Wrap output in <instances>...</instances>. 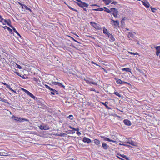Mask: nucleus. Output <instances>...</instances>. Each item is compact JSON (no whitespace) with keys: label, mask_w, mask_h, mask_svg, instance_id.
<instances>
[{"label":"nucleus","mask_w":160,"mask_h":160,"mask_svg":"<svg viewBox=\"0 0 160 160\" xmlns=\"http://www.w3.org/2000/svg\"><path fill=\"white\" fill-rule=\"evenodd\" d=\"M137 70L141 73H142V74H144V73L142 70L138 68H137Z\"/></svg>","instance_id":"nucleus-38"},{"label":"nucleus","mask_w":160,"mask_h":160,"mask_svg":"<svg viewBox=\"0 0 160 160\" xmlns=\"http://www.w3.org/2000/svg\"><path fill=\"white\" fill-rule=\"evenodd\" d=\"M122 145L128 146V147H131L129 145H127V144H122Z\"/></svg>","instance_id":"nucleus-54"},{"label":"nucleus","mask_w":160,"mask_h":160,"mask_svg":"<svg viewBox=\"0 0 160 160\" xmlns=\"http://www.w3.org/2000/svg\"><path fill=\"white\" fill-rule=\"evenodd\" d=\"M43 127V125H41L39 127V128L42 130H44Z\"/></svg>","instance_id":"nucleus-44"},{"label":"nucleus","mask_w":160,"mask_h":160,"mask_svg":"<svg viewBox=\"0 0 160 160\" xmlns=\"http://www.w3.org/2000/svg\"><path fill=\"white\" fill-rule=\"evenodd\" d=\"M123 122L124 124L127 126H130L132 124L130 121L128 119H124L123 121Z\"/></svg>","instance_id":"nucleus-7"},{"label":"nucleus","mask_w":160,"mask_h":160,"mask_svg":"<svg viewBox=\"0 0 160 160\" xmlns=\"http://www.w3.org/2000/svg\"><path fill=\"white\" fill-rule=\"evenodd\" d=\"M120 156H121L123 158H124L126 159L127 160H129V158L127 157L126 155H125L124 154L121 155L120 154Z\"/></svg>","instance_id":"nucleus-28"},{"label":"nucleus","mask_w":160,"mask_h":160,"mask_svg":"<svg viewBox=\"0 0 160 160\" xmlns=\"http://www.w3.org/2000/svg\"><path fill=\"white\" fill-rule=\"evenodd\" d=\"M103 33L104 34H106L108 36V34H109V32L108 31L107 29H106L104 27H103Z\"/></svg>","instance_id":"nucleus-20"},{"label":"nucleus","mask_w":160,"mask_h":160,"mask_svg":"<svg viewBox=\"0 0 160 160\" xmlns=\"http://www.w3.org/2000/svg\"><path fill=\"white\" fill-rule=\"evenodd\" d=\"M51 94L52 95H54L55 94H58V92L54 89L52 88V90H51Z\"/></svg>","instance_id":"nucleus-16"},{"label":"nucleus","mask_w":160,"mask_h":160,"mask_svg":"<svg viewBox=\"0 0 160 160\" xmlns=\"http://www.w3.org/2000/svg\"><path fill=\"white\" fill-rule=\"evenodd\" d=\"M12 28L13 30V31L14 32H15L17 34V35L20 38H21V36L20 35V34L18 33V32L16 30V29L14 28L13 27V28Z\"/></svg>","instance_id":"nucleus-27"},{"label":"nucleus","mask_w":160,"mask_h":160,"mask_svg":"<svg viewBox=\"0 0 160 160\" xmlns=\"http://www.w3.org/2000/svg\"><path fill=\"white\" fill-rule=\"evenodd\" d=\"M104 9L102 8H98L97 9H93V10L95 11H102Z\"/></svg>","instance_id":"nucleus-30"},{"label":"nucleus","mask_w":160,"mask_h":160,"mask_svg":"<svg viewBox=\"0 0 160 160\" xmlns=\"http://www.w3.org/2000/svg\"><path fill=\"white\" fill-rule=\"evenodd\" d=\"M95 28L98 30H100L102 29V28L100 27V25L98 24L97 25Z\"/></svg>","instance_id":"nucleus-33"},{"label":"nucleus","mask_w":160,"mask_h":160,"mask_svg":"<svg viewBox=\"0 0 160 160\" xmlns=\"http://www.w3.org/2000/svg\"><path fill=\"white\" fill-rule=\"evenodd\" d=\"M71 10H73V11H77V10H76L75 9H74V8H72V7H71Z\"/></svg>","instance_id":"nucleus-60"},{"label":"nucleus","mask_w":160,"mask_h":160,"mask_svg":"<svg viewBox=\"0 0 160 160\" xmlns=\"http://www.w3.org/2000/svg\"><path fill=\"white\" fill-rule=\"evenodd\" d=\"M22 8H23V9L24 8H25L26 9L29 10V11H30V12H32L31 10V9L29 8L27 6H26V5H25V4H23V5H22Z\"/></svg>","instance_id":"nucleus-24"},{"label":"nucleus","mask_w":160,"mask_h":160,"mask_svg":"<svg viewBox=\"0 0 160 160\" xmlns=\"http://www.w3.org/2000/svg\"><path fill=\"white\" fill-rule=\"evenodd\" d=\"M111 12H113L112 14L114 17L117 18L118 17L117 15L118 13V11L117 9L115 8H111Z\"/></svg>","instance_id":"nucleus-2"},{"label":"nucleus","mask_w":160,"mask_h":160,"mask_svg":"<svg viewBox=\"0 0 160 160\" xmlns=\"http://www.w3.org/2000/svg\"><path fill=\"white\" fill-rule=\"evenodd\" d=\"M91 6H97L98 7H100L99 6L97 5V4H92L91 5Z\"/></svg>","instance_id":"nucleus-52"},{"label":"nucleus","mask_w":160,"mask_h":160,"mask_svg":"<svg viewBox=\"0 0 160 160\" xmlns=\"http://www.w3.org/2000/svg\"><path fill=\"white\" fill-rule=\"evenodd\" d=\"M43 127L44 130H48L50 129L49 127L47 125H44Z\"/></svg>","instance_id":"nucleus-31"},{"label":"nucleus","mask_w":160,"mask_h":160,"mask_svg":"<svg viewBox=\"0 0 160 160\" xmlns=\"http://www.w3.org/2000/svg\"><path fill=\"white\" fill-rule=\"evenodd\" d=\"M71 129H72L74 130V131H78L79 130V129L78 128H73L71 126Z\"/></svg>","instance_id":"nucleus-35"},{"label":"nucleus","mask_w":160,"mask_h":160,"mask_svg":"<svg viewBox=\"0 0 160 160\" xmlns=\"http://www.w3.org/2000/svg\"><path fill=\"white\" fill-rule=\"evenodd\" d=\"M4 19H3L2 18V17L0 15V22H2V23L3 22V21Z\"/></svg>","instance_id":"nucleus-39"},{"label":"nucleus","mask_w":160,"mask_h":160,"mask_svg":"<svg viewBox=\"0 0 160 160\" xmlns=\"http://www.w3.org/2000/svg\"><path fill=\"white\" fill-rule=\"evenodd\" d=\"M155 48L156 50V51L159 52L160 53V46H156Z\"/></svg>","instance_id":"nucleus-34"},{"label":"nucleus","mask_w":160,"mask_h":160,"mask_svg":"<svg viewBox=\"0 0 160 160\" xmlns=\"http://www.w3.org/2000/svg\"><path fill=\"white\" fill-rule=\"evenodd\" d=\"M82 141L85 143H89L92 142L91 140L86 137H84L83 138Z\"/></svg>","instance_id":"nucleus-6"},{"label":"nucleus","mask_w":160,"mask_h":160,"mask_svg":"<svg viewBox=\"0 0 160 160\" xmlns=\"http://www.w3.org/2000/svg\"><path fill=\"white\" fill-rule=\"evenodd\" d=\"M123 71H125L126 72H131V69L128 68H124L122 69Z\"/></svg>","instance_id":"nucleus-25"},{"label":"nucleus","mask_w":160,"mask_h":160,"mask_svg":"<svg viewBox=\"0 0 160 160\" xmlns=\"http://www.w3.org/2000/svg\"><path fill=\"white\" fill-rule=\"evenodd\" d=\"M108 37L110 38V41L111 42H113L115 41V39L113 35L109 33L108 36Z\"/></svg>","instance_id":"nucleus-10"},{"label":"nucleus","mask_w":160,"mask_h":160,"mask_svg":"<svg viewBox=\"0 0 160 160\" xmlns=\"http://www.w3.org/2000/svg\"><path fill=\"white\" fill-rule=\"evenodd\" d=\"M92 63H93V64H95L97 66H98V64H97L95 63L94 62H93V61H92Z\"/></svg>","instance_id":"nucleus-63"},{"label":"nucleus","mask_w":160,"mask_h":160,"mask_svg":"<svg viewBox=\"0 0 160 160\" xmlns=\"http://www.w3.org/2000/svg\"><path fill=\"white\" fill-rule=\"evenodd\" d=\"M102 147L105 150H107L108 149L109 146L106 143L103 142L102 143Z\"/></svg>","instance_id":"nucleus-15"},{"label":"nucleus","mask_w":160,"mask_h":160,"mask_svg":"<svg viewBox=\"0 0 160 160\" xmlns=\"http://www.w3.org/2000/svg\"><path fill=\"white\" fill-rule=\"evenodd\" d=\"M83 9L84 11H85L86 12L87 11V10L86 8H83Z\"/></svg>","instance_id":"nucleus-64"},{"label":"nucleus","mask_w":160,"mask_h":160,"mask_svg":"<svg viewBox=\"0 0 160 160\" xmlns=\"http://www.w3.org/2000/svg\"><path fill=\"white\" fill-rule=\"evenodd\" d=\"M71 33H72V34H73L74 35H75L78 37H79L78 36L76 33H73L72 32H71Z\"/></svg>","instance_id":"nucleus-58"},{"label":"nucleus","mask_w":160,"mask_h":160,"mask_svg":"<svg viewBox=\"0 0 160 160\" xmlns=\"http://www.w3.org/2000/svg\"><path fill=\"white\" fill-rule=\"evenodd\" d=\"M105 3L106 5H108L111 3L113 0H102Z\"/></svg>","instance_id":"nucleus-17"},{"label":"nucleus","mask_w":160,"mask_h":160,"mask_svg":"<svg viewBox=\"0 0 160 160\" xmlns=\"http://www.w3.org/2000/svg\"><path fill=\"white\" fill-rule=\"evenodd\" d=\"M122 84L125 83V84H128V85H130V83H129L128 82H125V81H122Z\"/></svg>","instance_id":"nucleus-53"},{"label":"nucleus","mask_w":160,"mask_h":160,"mask_svg":"<svg viewBox=\"0 0 160 160\" xmlns=\"http://www.w3.org/2000/svg\"><path fill=\"white\" fill-rule=\"evenodd\" d=\"M15 72L17 75H18V76H19L21 77V75L18 72Z\"/></svg>","instance_id":"nucleus-48"},{"label":"nucleus","mask_w":160,"mask_h":160,"mask_svg":"<svg viewBox=\"0 0 160 160\" xmlns=\"http://www.w3.org/2000/svg\"><path fill=\"white\" fill-rule=\"evenodd\" d=\"M71 39H72V40L74 41H75V42H77L78 43H79V42L78 41H77L73 37H72L71 36Z\"/></svg>","instance_id":"nucleus-42"},{"label":"nucleus","mask_w":160,"mask_h":160,"mask_svg":"<svg viewBox=\"0 0 160 160\" xmlns=\"http://www.w3.org/2000/svg\"><path fill=\"white\" fill-rule=\"evenodd\" d=\"M100 137H101V138H103L104 139V141H106L108 142H115L114 140L110 139L109 138H108L107 137H105L103 136H100Z\"/></svg>","instance_id":"nucleus-11"},{"label":"nucleus","mask_w":160,"mask_h":160,"mask_svg":"<svg viewBox=\"0 0 160 160\" xmlns=\"http://www.w3.org/2000/svg\"><path fill=\"white\" fill-rule=\"evenodd\" d=\"M58 82H53L52 83L53 84L55 85H58Z\"/></svg>","instance_id":"nucleus-49"},{"label":"nucleus","mask_w":160,"mask_h":160,"mask_svg":"<svg viewBox=\"0 0 160 160\" xmlns=\"http://www.w3.org/2000/svg\"><path fill=\"white\" fill-rule=\"evenodd\" d=\"M6 87L9 89L10 87L9 85L8 84H7V85H6Z\"/></svg>","instance_id":"nucleus-62"},{"label":"nucleus","mask_w":160,"mask_h":160,"mask_svg":"<svg viewBox=\"0 0 160 160\" xmlns=\"http://www.w3.org/2000/svg\"><path fill=\"white\" fill-rule=\"evenodd\" d=\"M113 94L119 97H121L122 96L117 92H114Z\"/></svg>","instance_id":"nucleus-32"},{"label":"nucleus","mask_w":160,"mask_h":160,"mask_svg":"<svg viewBox=\"0 0 160 160\" xmlns=\"http://www.w3.org/2000/svg\"><path fill=\"white\" fill-rule=\"evenodd\" d=\"M18 3L20 5L22 6V5H23V4H22L21 3L19 2H18Z\"/></svg>","instance_id":"nucleus-61"},{"label":"nucleus","mask_w":160,"mask_h":160,"mask_svg":"<svg viewBox=\"0 0 160 160\" xmlns=\"http://www.w3.org/2000/svg\"><path fill=\"white\" fill-rule=\"evenodd\" d=\"M135 34L136 33L133 32H129L128 33V37L129 38L130 37L133 38L134 40H136V38L135 35Z\"/></svg>","instance_id":"nucleus-3"},{"label":"nucleus","mask_w":160,"mask_h":160,"mask_svg":"<svg viewBox=\"0 0 160 160\" xmlns=\"http://www.w3.org/2000/svg\"><path fill=\"white\" fill-rule=\"evenodd\" d=\"M129 53H130L131 54H133V55H135V54H138L137 53H134V52H129Z\"/></svg>","instance_id":"nucleus-56"},{"label":"nucleus","mask_w":160,"mask_h":160,"mask_svg":"<svg viewBox=\"0 0 160 160\" xmlns=\"http://www.w3.org/2000/svg\"><path fill=\"white\" fill-rule=\"evenodd\" d=\"M91 84H93L94 85H96V86L98 85V84L97 83L95 82H92V81H91Z\"/></svg>","instance_id":"nucleus-41"},{"label":"nucleus","mask_w":160,"mask_h":160,"mask_svg":"<svg viewBox=\"0 0 160 160\" xmlns=\"http://www.w3.org/2000/svg\"><path fill=\"white\" fill-rule=\"evenodd\" d=\"M90 24L91 26L95 28L97 25V24L96 23L92 22H90Z\"/></svg>","instance_id":"nucleus-29"},{"label":"nucleus","mask_w":160,"mask_h":160,"mask_svg":"<svg viewBox=\"0 0 160 160\" xmlns=\"http://www.w3.org/2000/svg\"><path fill=\"white\" fill-rule=\"evenodd\" d=\"M3 22L2 23L3 24V25H5L6 23L8 26L10 27L11 28H13V26L11 25V21L9 19H8V20L4 19Z\"/></svg>","instance_id":"nucleus-4"},{"label":"nucleus","mask_w":160,"mask_h":160,"mask_svg":"<svg viewBox=\"0 0 160 160\" xmlns=\"http://www.w3.org/2000/svg\"><path fill=\"white\" fill-rule=\"evenodd\" d=\"M113 22L114 24V25L116 27H119V21L118 20H117L116 21H115L113 19H111V22Z\"/></svg>","instance_id":"nucleus-8"},{"label":"nucleus","mask_w":160,"mask_h":160,"mask_svg":"<svg viewBox=\"0 0 160 160\" xmlns=\"http://www.w3.org/2000/svg\"><path fill=\"white\" fill-rule=\"evenodd\" d=\"M159 53H160V52H157V51H156V55H157V56H158L159 55Z\"/></svg>","instance_id":"nucleus-57"},{"label":"nucleus","mask_w":160,"mask_h":160,"mask_svg":"<svg viewBox=\"0 0 160 160\" xmlns=\"http://www.w3.org/2000/svg\"><path fill=\"white\" fill-rule=\"evenodd\" d=\"M150 8L151 9L152 12H155V10H157L155 8H153L152 7H151Z\"/></svg>","instance_id":"nucleus-37"},{"label":"nucleus","mask_w":160,"mask_h":160,"mask_svg":"<svg viewBox=\"0 0 160 160\" xmlns=\"http://www.w3.org/2000/svg\"><path fill=\"white\" fill-rule=\"evenodd\" d=\"M78 2H75L79 6V7L83 8L84 7H88V4L85 2H82L81 0H78Z\"/></svg>","instance_id":"nucleus-1"},{"label":"nucleus","mask_w":160,"mask_h":160,"mask_svg":"<svg viewBox=\"0 0 160 160\" xmlns=\"http://www.w3.org/2000/svg\"><path fill=\"white\" fill-rule=\"evenodd\" d=\"M104 8L105 9L104 11L105 12H106L108 13H110L111 12V9L109 10L108 8L106 7H104Z\"/></svg>","instance_id":"nucleus-26"},{"label":"nucleus","mask_w":160,"mask_h":160,"mask_svg":"<svg viewBox=\"0 0 160 160\" xmlns=\"http://www.w3.org/2000/svg\"><path fill=\"white\" fill-rule=\"evenodd\" d=\"M17 67H18V68H19V69H21L22 68V67L21 66L19 65H18V64H17Z\"/></svg>","instance_id":"nucleus-55"},{"label":"nucleus","mask_w":160,"mask_h":160,"mask_svg":"<svg viewBox=\"0 0 160 160\" xmlns=\"http://www.w3.org/2000/svg\"><path fill=\"white\" fill-rule=\"evenodd\" d=\"M102 103L104 105L106 108L108 109H111V108L109 107L107 105V104L108 103V102H102Z\"/></svg>","instance_id":"nucleus-23"},{"label":"nucleus","mask_w":160,"mask_h":160,"mask_svg":"<svg viewBox=\"0 0 160 160\" xmlns=\"http://www.w3.org/2000/svg\"><path fill=\"white\" fill-rule=\"evenodd\" d=\"M33 80L34 81H35L36 82H37L38 85H39L40 86H41V82L37 78H33Z\"/></svg>","instance_id":"nucleus-19"},{"label":"nucleus","mask_w":160,"mask_h":160,"mask_svg":"<svg viewBox=\"0 0 160 160\" xmlns=\"http://www.w3.org/2000/svg\"><path fill=\"white\" fill-rule=\"evenodd\" d=\"M21 90H22L23 91L25 92L26 93H27V92H28V90L23 88H21Z\"/></svg>","instance_id":"nucleus-43"},{"label":"nucleus","mask_w":160,"mask_h":160,"mask_svg":"<svg viewBox=\"0 0 160 160\" xmlns=\"http://www.w3.org/2000/svg\"><path fill=\"white\" fill-rule=\"evenodd\" d=\"M75 131H74V130H71V133H74L75 132Z\"/></svg>","instance_id":"nucleus-59"},{"label":"nucleus","mask_w":160,"mask_h":160,"mask_svg":"<svg viewBox=\"0 0 160 160\" xmlns=\"http://www.w3.org/2000/svg\"><path fill=\"white\" fill-rule=\"evenodd\" d=\"M58 85L62 87H64V86L61 83H59V82H58Z\"/></svg>","instance_id":"nucleus-40"},{"label":"nucleus","mask_w":160,"mask_h":160,"mask_svg":"<svg viewBox=\"0 0 160 160\" xmlns=\"http://www.w3.org/2000/svg\"><path fill=\"white\" fill-rule=\"evenodd\" d=\"M85 80L86 81V82L87 83H89V84H91V81H90L88 80Z\"/></svg>","instance_id":"nucleus-47"},{"label":"nucleus","mask_w":160,"mask_h":160,"mask_svg":"<svg viewBox=\"0 0 160 160\" xmlns=\"http://www.w3.org/2000/svg\"><path fill=\"white\" fill-rule=\"evenodd\" d=\"M9 90H11V91H12L14 93H16V92L15 91V90H13V89H12L11 88H10H10H9Z\"/></svg>","instance_id":"nucleus-45"},{"label":"nucleus","mask_w":160,"mask_h":160,"mask_svg":"<svg viewBox=\"0 0 160 160\" xmlns=\"http://www.w3.org/2000/svg\"><path fill=\"white\" fill-rule=\"evenodd\" d=\"M77 131V134L78 135V136H79L81 135V133L79 132L78 131Z\"/></svg>","instance_id":"nucleus-50"},{"label":"nucleus","mask_w":160,"mask_h":160,"mask_svg":"<svg viewBox=\"0 0 160 160\" xmlns=\"http://www.w3.org/2000/svg\"><path fill=\"white\" fill-rule=\"evenodd\" d=\"M127 143H129L133 146H136L137 143L134 141H133L131 139H128V141L126 142Z\"/></svg>","instance_id":"nucleus-5"},{"label":"nucleus","mask_w":160,"mask_h":160,"mask_svg":"<svg viewBox=\"0 0 160 160\" xmlns=\"http://www.w3.org/2000/svg\"><path fill=\"white\" fill-rule=\"evenodd\" d=\"M3 28L4 29H8V30L9 31L10 33L12 34V33H13L12 30V29H10L8 27L6 26H5L4 27H3Z\"/></svg>","instance_id":"nucleus-18"},{"label":"nucleus","mask_w":160,"mask_h":160,"mask_svg":"<svg viewBox=\"0 0 160 160\" xmlns=\"http://www.w3.org/2000/svg\"><path fill=\"white\" fill-rule=\"evenodd\" d=\"M30 97L33 98L34 99H37V100H38L37 99V98H36L35 96H34L32 93L30 92H29L28 91V92L26 93Z\"/></svg>","instance_id":"nucleus-13"},{"label":"nucleus","mask_w":160,"mask_h":160,"mask_svg":"<svg viewBox=\"0 0 160 160\" xmlns=\"http://www.w3.org/2000/svg\"><path fill=\"white\" fill-rule=\"evenodd\" d=\"M90 90L91 91H95V92H97V93H99V92H97L93 88H91L90 89Z\"/></svg>","instance_id":"nucleus-46"},{"label":"nucleus","mask_w":160,"mask_h":160,"mask_svg":"<svg viewBox=\"0 0 160 160\" xmlns=\"http://www.w3.org/2000/svg\"><path fill=\"white\" fill-rule=\"evenodd\" d=\"M143 4L146 8H148L150 6V4L148 2L146 1H142Z\"/></svg>","instance_id":"nucleus-12"},{"label":"nucleus","mask_w":160,"mask_h":160,"mask_svg":"<svg viewBox=\"0 0 160 160\" xmlns=\"http://www.w3.org/2000/svg\"><path fill=\"white\" fill-rule=\"evenodd\" d=\"M115 80L116 82L119 84H122V81L120 79L118 78H115Z\"/></svg>","instance_id":"nucleus-22"},{"label":"nucleus","mask_w":160,"mask_h":160,"mask_svg":"<svg viewBox=\"0 0 160 160\" xmlns=\"http://www.w3.org/2000/svg\"><path fill=\"white\" fill-rule=\"evenodd\" d=\"M111 4L115 5V4H117V2H116V1L112 2V3H111Z\"/></svg>","instance_id":"nucleus-51"},{"label":"nucleus","mask_w":160,"mask_h":160,"mask_svg":"<svg viewBox=\"0 0 160 160\" xmlns=\"http://www.w3.org/2000/svg\"><path fill=\"white\" fill-rule=\"evenodd\" d=\"M12 118L17 121L20 122L22 121V120H24V119H22V118H18L15 117V116L13 115L12 117Z\"/></svg>","instance_id":"nucleus-9"},{"label":"nucleus","mask_w":160,"mask_h":160,"mask_svg":"<svg viewBox=\"0 0 160 160\" xmlns=\"http://www.w3.org/2000/svg\"><path fill=\"white\" fill-rule=\"evenodd\" d=\"M45 86L48 89L50 90H52V88L50 87L48 85L45 84Z\"/></svg>","instance_id":"nucleus-36"},{"label":"nucleus","mask_w":160,"mask_h":160,"mask_svg":"<svg viewBox=\"0 0 160 160\" xmlns=\"http://www.w3.org/2000/svg\"><path fill=\"white\" fill-rule=\"evenodd\" d=\"M75 92V89L71 87V93L72 94H73ZM71 95H72V96H74L73 95H72L71 94Z\"/></svg>","instance_id":"nucleus-21"},{"label":"nucleus","mask_w":160,"mask_h":160,"mask_svg":"<svg viewBox=\"0 0 160 160\" xmlns=\"http://www.w3.org/2000/svg\"><path fill=\"white\" fill-rule=\"evenodd\" d=\"M94 142L95 144L97 146H100V141L98 139H95L94 140Z\"/></svg>","instance_id":"nucleus-14"}]
</instances>
